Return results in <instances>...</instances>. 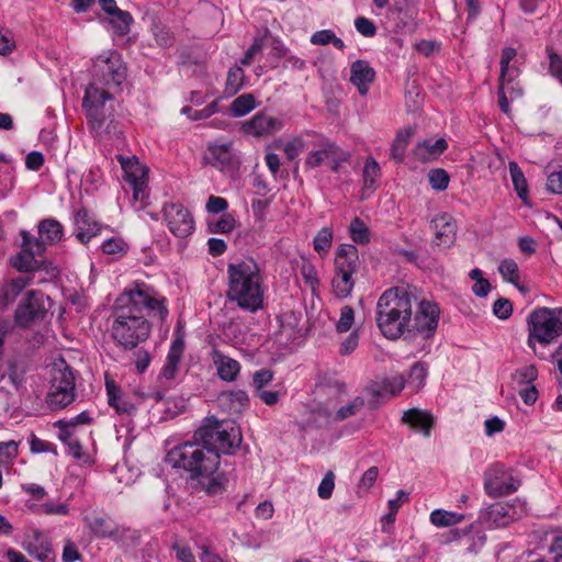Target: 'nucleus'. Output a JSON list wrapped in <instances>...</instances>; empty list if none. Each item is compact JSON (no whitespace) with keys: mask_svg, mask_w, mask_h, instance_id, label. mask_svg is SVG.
Listing matches in <instances>:
<instances>
[{"mask_svg":"<svg viewBox=\"0 0 562 562\" xmlns=\"http://www.w3.org/2000/svg\"><path fill=\"white\" fill-rule=\"evenodd\" d=\"M166 299L145 282H134L116 297L111 338L124 350L135 349L150 336L151 321L168 317Z\"/></svg>","mask_w":562,"mask_h":562,"instance_id":"nucleus-1","label":"nucleus"},{"mask_svg":"<svg viewBox=\"0 0 562 562\" xmlns=\"http://www.w3.org/2000/svg\"><path fill=\"white\" fill-rule=\"evenodd\" d=\"M415 304L418 301L414 285L394 286L382 293L376 303V325L384 337L396 340L406 334Z\"/></svg>","mask_w":562,"mask_h":562,"instance_id":"nucleus-2","label":"nucleus"},{"mask_svg":"<svg viewBox=\"0 0 562 562\" xmlns=\"http://www.w3.org/2000/svg\"><path fill=\"white\" fill-rule=\"evenodd\" d=\"M226 297L249 313H256L263 307V279L258 263L252 258L228 263Z\"/></svg>","mask_w":562,"mask_h":562,"instance_id":"nucleus-3","label":"nucleus"},{"mask_svg":"<svg viewBox=\"0 0 562 562\" xmlns=\"http://www.w3.org/2000/svg\"><path fill=\"white\" fill-rule=\"evenodd\" d=\"M173 468L183 469L191 479L212 476L218 465L220 456L213 450H205L199 442H184L173 447L166 457Z\"/></svg>","mask_w":562,"mask_h":562,"instance_id":"nucleus-4","label":"nucleus"},{"mask_svg":"<svg viewBox=\"0 0 562 562\" xmlns=\"http://www.w3.org/2000/svg\"><path fill=\"white\" fill-rule=\"evenodd\" d=\"M528 345L533 348V340L548 345L562 335V307H540L528 317Z\"/></svg>","mask_w":562,"mask_h":562,"instance_id":"nucleus-5","label":"nucleus"},{"mask_svg":"<svg viewBox=\"0 0 562 562\" xmlns=\"http://www.w3.org/2000/svg\"><path fill=\"white\" fill-rule=\"evenodd\" d=\"M76 398L75 376L70 368L61 361L50 369V385L47 404L53 411L67 407Z\"/></svg>","mask_w":562,"mask_h":562,"instance_id":"nucleus-6","label":"nucleus"},{"mask_svg":"<svg viewBox=\"0 0 562 562\" xmlns=\"http://www.w3.org/2000/svg\"><path fill=\"white\" fill-rule=\"evenodd\" d=\"M125 78L126 67L116 52H104L93 60L90 83L119 91Z\"/></svg>","mask_w":562,"mask_h":562,"instance_id":"nucleus-7","label":"nucleus"},{"mask_svg":"<svg viewBox=\"0 0 562 562\" xmlns=\"http://www.w3.org/2000/svg\"><path fill=\"white\" fill-rule=\"evenodd\" d=\"M115 92L116 90L95 86V83H89L86 89L82 108L86 112L88 125L95 135L102 133L108 117L105 102L112 100Z\"/></svg>","mask_w":562,"mask_h":562,"instance_id":"nucleus-8","label":"nucleus"},{"mask_svg":"<svg viewBox=\"0 0 562 562\" xmlns=\"http://www.w3.org/2000/svg\"><path fill=\"white\" fill-rule=\"evenodd\" d=\"M417 301L415 313L409 316L407 335L419 334L424 338L434 336L439 322L440 308L434 301L425 299L417 289Z\"/></svg>","mask_w":562,"mask_h":562,"instance_id":"nucleus-9","label":"nucleus"},{"mask_svg":"<svg viewBox=\"0 0 562 562\" xmlns=\"http://www.w3.org/2000/svg\"><path fill=\"white\" fill-rule=\"evenodd\" d=\"M117 161L123 169L125 182L133 191V202L138 203L136 209H143L147 205L148 200V169L135 156L126 157L119 155Z\"/></svg>","mask_w":562,"mask_h":562,"instance_id":"nucleus-10","label":"nucleus"},{"mask_svg":"<svg viewBox=\"0 0 562 562\" xmlns=\"http://www.w3.org/2000/svg\"><path fill=\"white\" fill-rule=\"evenodd\" d=\"M527 514V503L516 498L513 503L497 502L481 512L480 519L486 528L506 527Z\"/></svg>","mask_w":562,"mask_h":562,"instance_id":"nucleus-11","label":"nucleus"},{"mask_svg":"<svg viewBox=\"0 0 562 562\" xmlns=\"http://www.w3.org/2000/svg\"><path fill=\"white\" fill-rule=\"evenodd\" d=\"M314 146L317 148L311 150L304 161L307 168L314 169L327 162L334 172H338L341 165L350 158L348 151L325 136L321 135Z\"/></svg>","mask_w":562,"mask_h":562,"instance_id":"nucleus-12","label":"nucleus"},{"mask_svg":"<svg viewBox=\"0 0 562 562\" xmlns=\"http://www.w3.org/2000/svg\"><path fill=\"white\" fill-rule=\"evenodd\" d=\"M521 482L501 463L493 464L484 474V491L491 497H502L516 492Z\"/></svg>","mask_w":562,"mask_h":562,"instance_id":"nucleus-13","label":"nucleus"},{"mask_svg":"<svg viewBox=\"0 0 562 562\" xmlns=\"http://www.w3.org/2000/svg\"><path fill=\"white\" fill-rule=\"evenodd\" d=\"M44 293L30 290L18 304L14 312V323L21 328H29L35 321L45 316Z\"/></svg>","mask_w":562,"mask_h":562,"instance_id":"nucleus-14","label":"nucleus"},{"mask_svg":"<svg viewBox=\"0 0 562 562\" xmlns=\"http://www.w3.org/2000/svg\"><path fill=\"white\" fill-rule=\"evenodd\" d=\"M162 213L169 231L176 237L184 238L193 233V216L182 204L166 203Z\"/></svg>","mask_w":562,"mask_h":562,"instance_id":"nucleus-15","label":"nucleus"},{"mask_svg":"<svg viewBox=\"0 0 562 562\" xmlns=\"http://www.w3.org/2000/svg\"><path fill=\"white\" fill-rule=\"evenodd\" d=\"M86 527L97 538L105 539L111 538L115 541H121L125 537H130L133 540H138L139 535L137 531L130 528H122L114 526L111 521L102 516L91 514L83 517Z\"/></svg>","mask_w":562,"mask_h":562,"instance_id":"nucleus-16","label":"nucleus"},{"mask_svg":"<svg viewBox=\"0 0 562 562\" xmlns=\"http://www.w3.org/2000/svg\"><path fill=\"white\" fill-rule=\"evenodd\" d=\"M283 127V122L278 117L266 113H257L249 121L243 124V131L255 137H263L279 132Z\"/></svg>","mask_w":562,"mask_h":562,"instance_id":"nucleus-17","label":"nucleus"},{"mask_svg":"<svg viewBox=\"0 0 562 562\" xmlns=\"http://www.w3.org/2000/svg\"><path fill=\"white\" fill-rule=\"evenodd\" d=\"M435 231L434 243L443 248H449L456 240L457 224L453 217L447 213L436 216L431 222Z\"/></svg>","mask_w":562,"mask_h":562,"instance_id":"nucleus-18","label":"nucleus"},{"mask_svg":"<svg viewBox=\"0 0 562 562\" xmlns=\"http://www.w3.org/2000/svg\"><path fill=\"white\" fill-rule=\"evenodd\" d=\"M375 79V70L367 60L358 59L350 66V82L357 87L360 95L368 94L370 85Z\"/></svg>","mask_w":562,"mask_h":562,"instance_id":"nucleus-19","label":"nucleus"},{"mask_svg":"<svg viewBox=\"0 0 562 562\" xmlns=\"http://www.w3.org/2000/svg\"><path fill=\"white\" fill-rule=\"evenodd\" d=\"M360 267L358 249L351 244H342L336 250L334 271L355 274Z\"/></svg>","mask_w":562,"mask_h":562,"instance_id":"nucleus-20","label":"nucleus"},{"mask_svg":"<svg viewBox=\"0 0 562 562\" xmlns=\"http://www.w3.org/2000/svg\"><path fill=\"white\" fill-rule=\"evenodd\" d=\"M401 422L420 432L424 437H429L431 429L435 426L434 415L430 412L419 408H409L405 411Z\"/></svg>","mask_w":562,"mask_h":562,"instance_id":"nucleus-21","label":"nucleus"},{"mask_svg":"<svg viewBox=\"0 0 562 562\" xmlns=\"http://www.w3.org/2000/svg\"><path fill=\"white\" fill-rule=\"evenodd\" d=\"M184 352V340L181 337H177L171 342L170 349L168 351L166 362L160 371L159 379L172 381L176 379L181 360Z\"/></svg>","mask_w":562,"mask_h":562,"instance_id":"nucleus-22","label":"nucleus"},{"mask_svg":"<svg viewBox=\"0 0 562 562\" xmlns=\"http://www.w3.org/2000/svg\"><path fill=\"white\" fill-rule=\"evenodd\" d=\"M448 148L445 138L432 140L430 138L419 140L413 149L414 158L419 162H428L438 159Z\"/></svg>","mask_w":562,"mask_h":562,"instance_id":"nucleus-23","label":"nucleus"},{"mask_svg":"<svg viewBox=\"0 0 562 562\" xmlns=\"http://www.w3.org/2000/svg\"><path fill=\"white\" fill-rule=\"evenodd\" d=\"M23 547L32 557L42 562L49 559L50 544L46 536L38 529H32L25 536Z\"/></svg>","mask_w":562,"mask_h":562,"instance_id":"nucleus-24","label":"nucleus"},{"mask_svg":"<svg viewBox=\"0 0 562 562\" xmlns=\"http://www.w3.org/2000/svg\"><path fill=\"white\" fill-rule=\"evenodd\" d=\"M76 237L87 244L93 236L100 234L101 226L95 222L87 209H80L75 215Z\"/></svg>","mask_w":562,"mask_h":562,"instance_id":"nucleus-25","label":"nucleus"},{"mask_svg":"<svg viewBox=\"0 0 562 562\" xmlns=\"http://www.w3.org/2000/svg\"><path fill=\"white\" fill-rule=\"evenodd\" d=\"M223 423H220L215 418H206L205 422L194 434V439L200 441V445L205 450L216 451V442L221 436V428Z\"/></svg>","mask_w":562,"mask_h":562,"instance_id":"nucleus-26","label":"nucleus"},{"mask_svg":"<svg viewBox=\"0 0 562 562\" xmlns=\"http://www.w3.org/2000/svg\"><path fill=\"white\" fill-rule=\"evenodd\" d=\"M223 423H220L215 418H206L205 422L194 434V439L200 441V445L205 450L216 451V442L221 436V428Z\"/></svg>","mask_w":562,"mask_h":562,"instance_id":"nucleus-27","label":"nucleus"},{"mask_svg":"<svg viewBox=\"0 0 562 562\" xmlns=\"http://www.w3.org/2000/svg\"><path fill=\"white\" fill-rule=\"evenodd\" d=\"M405 386V380L403 375L385 376L373 381L368 392L374 397H383L386 395L396 396L402 392Z\"/></svg>","mask_w":562,"mask_h":562,"instance_id":"nucleus-28","label":"nucleus"},{"mask_svg":"<svg viewBox=\"0 0 562 562\" xmlns=\"http://www.w3.org/2000/svg\"><path fill=\"white\" fill-rule=\"evenodd\" d=\"M32 282V276H20L5 283L2 288V294L0 295V310L3 311L12 304Z\"/></svg>","mask_w":562,"mask_h":562,"instance_id":"nucleus-29","label":"nucleus"},{"mask_svg":"<svg viewBox=\"0 0 562 562\" xmlns=\"http://www.w3.org/2000/svg\"><path fill=\"white\" fill-rule=\"evenodd\" d=\"M213 362L216 366L218 376L224 381H234L239 373L240 366L238 361L225 356L218 350H214Z\"/></svg>","mask_w":562,"mask_h":562,"instance_id":"nucleus-30","label":"nucleus"},{"mask_svg":"<svg viewBox=\"0 0 562 562\" xmlns=\"http://www.w3.org/2000/svg\"><path fill=\"white\" fill-rule=\"evenodd\" d=\"M221 436L216 442V451L220 453H231L232 450L239 447L241 442V435L238 428L233 426L225 427L224 424L221 428Z\"/></svg>","mask_w":562,"mask_h":562,"instance_id":"nucleus-31","label":"nucleus"},{"mask_svg":"<svg viewBox=\"0 0 562 562\" xmlns=\"http://www.w3.org/2000/svg\"><path fill=\"white\" fill-rule=\"evenodd\" d=\"M355 288V279L353 274H349L346 272H337L334 271V277L331 279V289L334 295L344 300L350 296L352 290Z\"/></svg>","mask_w":562,"mask_h":562,"instance_id":"nucleus-32","label":"nucleus"},{"mask_svg":"<svg viewBox=\"0 0 562 562\" xmlns=\"http://www.w3.org/2000/svg\"><path fill=\"white\" fill-rule=\"evenodd\" d=\"M36 255L22 250L11 258V265L20 272H34L44 269L45 262L35 259Z\"/></svg>","mask_w":562,"mask_h":562,"instance_id":"nucleus-33","label":"nucleus"},{"mask_svg":"<svg viewBox=\"0 0 562 562\" xmlns=\"http://www.w3.org/2000/svg\"><path fill=\"white\" fill-rule=\"evenodd\" d=\"M414 134L415 130L413 127H406L397 132L390 150V157L393 160L397 162L403 161L405 150Z\"/></svg>","mask_w":562,"mask_h":562,"instance_id":"nucleus-34","label":"nucleus"},{"mask_svg":"<svg viewBox=\"0 0 562 562\" xmlns=\"http://www.w3.org/2000/svg\"><path fill=\"white\" fill-rule=\"evenodd\" d=\"M38 235L44 239L45 244H56L64 235L63 225L54 218H45L38 223Z\"/></svg>","mask_w":562,"mask_h":562,"instance_id":"nucleus-35","label":"nucleus"},{"mask_svg":"<svg viewBox=\"0 0 562 562\" xmlns=\"http://www.w3.org/2000/svg\"><path fill=\"white\" fill-rule=\"evenodd\" d=\"M106 392L110 406L115 408L119 414H131L135 411V406L132 403L121 397V392L113 382H106Z\"/></svg>","mask_w":562,"mask_h":562,"instance_id":"nucleus-36","label":"nucleus"},{"mask_svg":"<svg viewBox=\"0 0 562 562\" xmlns=\"http://www.w3.org/2000/svg\"><path fill=\"white\" fill-rule=\"evenodd\" d=\"M245 85V72L240 66L229 68L225 83V94L235 95Z\"/></svg>","mask_w":562,"mask_h":562,"instance_id":"nucleus-37","label":"nucleus"},{"mask_svg":"<svg viewBox=\"0 0 562 562\" xmlns=\"http://www.w3.org/2000/svg\"><path fill=\"white\" fill-rule=\"evenodd\" d=\"M381 176V168L373 157H368L363 167V186L366 189L374 190Z\"/></svg>","mask_w":562,"mask_h":562,"instance_id":"nucleus-38","label":"nucleus"},{"mask_svg":"<svg viewBox=\"0 0 562 562\" xmlns=\"http://www.w3.org/2000/svg\"><path fill=\"white\" fill-rule=\"evenodd\" d=\"M508 168H509L512 182L517 192V195L522 201H526L528 198V186H527V180L524 176V172L521 171L518 164L515 161H509Z\"/></svg>","mask_w":562,"mask_h":562,"instance_id":"nucleus-39","label":"nucleus"},{"mask_svg":"<svg viewBox=\"0 0 562 562\" xmlns=\"http://www.w3.org/2000/svg\"><path fill=\"white\" fill-rule=\"evenodd\" d=\"M207 149L214 166L224 167L231 162L232 143L210 144Z\"/></svg>","mask_w":562,"mask_h":562,"instance_id":"nucleus-40","label":"nucleus"},{"mask_svg":"<svg viewBox=\"0 0 562 562\" xmlns=\"http://www.w3.org/2000/svg\"><path fill=\"white\" fill-rule=\"evenodd\" d=\"M462 519V515L443 509H436L430 514V522L439 528L457 525Z\"/></svg>","mask_w":562,"mask_h":562,"instance_id":"nucleus-41","label":"nucleus"},{"mask_svg":"<svg viewBox=\"0 0 562 562\" xmlns=\"http://www.w3.org/2000/svg\"><path fill=\"white\" fill-rule=\"evenodd\" d=\"M256 106V100L252 94L245 93L237 97L231 104V112L235 117L244 116Z\"/></svg>","mask_w":562,"mask_h":562,"instance_id":"nucleus-42","label":"nucleus"},{"mask_svg":"<svg viewBox=\"0 0 562 562\" xmlns=\"http://www.w3.org/2000/svg\"><path fill=\"white\" fill-rule=\"evenodd\" d=\"M311 43L314 45H327L333 44L337 49L342 50L345 48V43L341 38L337 37L336 34L331 30H322L315 32L311 36Z\"/></svg>","mask_w":562,"mask_h":562,"instance_id":"nucleus-43","label":"nucleus"},{"mask_svg":"<svg viewBox=\"0 0 562 562\" xmlns=\"http://www.w3.org/2000/svg\"><path fill=\"white\" fill-rule=\"evenodd\" d=\"M22 244L21 247L31 254L41 256L46 250V244L43 238L35 237L26 231L21 232Z\"/></svg>","mask_w":562,"mask_h":562,"instance_id":"nucleus-44","label":"nucleus"},{"mask_svg":"<svg viewBox=\"0 0 562 562\" xmlns=\"http://www.w3.org/2000/svg\"><path fill=\"white\" fill-rule=\"evenodd\" d=\"M349 233L351 239L357 244H368L370 241V231L359 217H355L349 226Z\"/></svg>","mask_w":562,"mask_h":562,"instance_id":"nucleus-45","label":"nucleus"},{"mask_svg":"<svg viewBox=\"0 0 562 562\" xmlns=\"http://www.w3.org/2000/svg\"><path fill=\"white\" fill-rule=\"evenodd\" d=\"M195 547L200 550L201 562H226L213 548L212 541L207 538L195 541Z\"/></svg>","mask_w":562,"mask_h":562,"instance_id":"nucleus-46","label":"nucleus"},{"mask_svg":"<svg viewBox=\"0 0 562 562\" xmlns=\"http://www.w3.org/2000/svg\"><path fill=\"white\" fill-rule=\"evenodd\" d=\"M110 16V23L116 30L119 35H126L130 32L133 18L127 11L117 9L115 13Z\"/></svg>","mask_w":562,"mask_h":562,"instance_id":"nucleus-47","label":"nucleus"},{"mask_svg":"<svg viewBox=\"0 0 562 562\" xmlns=\"http://www.w3.org/2000/svg\"><path fill=\"white\" fill-rule=\"evenodd\" d=\"M333 244V229L330 227L321 228L314 237V250L322 255L327 254Z\"/></svg>","mask_w":562,"mask_h":562,"instance_id":"nucleus-48","label":"nucleus"},{"mask_svg":"<svg viewBox=\"0 0 562 562\" xmlns=\"http://www.w3.org/2000/svg\"><path fill=\"white\" fill-rule=\"evenodd\" d=\"M428 181L435 191H445L450 182V176L442 168L430 169L428 172Z\"/></svg>","mask_w":562,"mask_h":562,"instance_id":"nucleus-49","label":"nucleus"},{"mask_svg":"<svg viewBox=\"0 0 562 562\" xmlns=\"http://www.w3.org/2000/svg\"><path fill=\"white\" fill-rule=\"evenodd\" d=\"M153 35L159 46L169 47L173 43V36L169 29L158 20L151 23Z\"/></svg>","mask_w":562,"mask_h":562,"instance_id":"nucleus-50","label":"nucleus"},{"mask_svg":"<svg viewBox=\"0 0 562 562\" xmlns=\"http://www.w3.org/2000/svg\"><path fill=\"white\" fill-rule=\"evenodd\" d=\"M498 271L503 279L519 288V269L513 259H504L501 261Z\"/></svg>","mask_w":562,"mask_h":562,"instance_id":"nucleus-51","label":"nucleus"},{"mask_svg":"<svg viewBox=\"0 0 562 562\" xmlns=\"http://www.w3.org/2000/svg\"><path fill=\"white\" fill-rule=\"evenodd\" d=\"M236 226L235 216L231 213H223L214 223H210V231L214 234L231 233Z\"/></svg>","mask_w":562,"mask_h":562,"instance_id":"nucleus-52","label":"nucleus"},{"mask_svg":"<svg viewBox=\"0 0 562 562\" xmlns=\"http://www.w3.org/2000/svg\"><path fill=\"white\" fill-rule=\"evenodd\" d=\"M364 406V400L360 396L355 397L350 403L341 406L335 414L334 420H345L355 416Z\"/></svg>","mask_w":562,"mask_h":562,"instance_id":"nucleus-53","label":"nucleus"},{"mask_svg":"<svg viewBox=\"0 0 562 562\" xmlns=\"http://www.w3.org/2000/svg\"><path fill=\"white\" fill-rule=\"evenodd\" d=\"M223 335L229 341L239 344L245 338V329L240 322L232 319L223 326Z\"/></svg>","mask_w":562,"mask_h":562,"instance_id":"nucleus-54","label":"nucleus"},{"mask_svg":"<svg viewBox=\"0 0 562 562\" xmlns=\"http://www.w3.org/2000/svg\"><path fill=\"white\" fill-rule=\"evenodd\" d=\"M427 376V368L424 363L417 362L411 368L408 384L415 391L422 389Z\"/></svg>","mask_w":562,"mask_h":562,"instance_id":"nucleus-55","label":"nucleus"},{"mask_svg":"<svg viewBox=\"0 0 562 562\" xmlns=\"http://www.w3.org/2000/svg\"><path fill=\"white\" fill-rule=\"evenodd\" d=\"M355 322V311L350 305H344L340 308V316L336 323V330L338 333H347L351 329Z\"/></svg>","mask_w":562,"mask_h":562,"instance_id":"nucleus-56","label":"nucleus"},{"mask_svg":"<svg viewBox=\"0 0 562 562\" xmlns=\"http://www.w3.org/2000/svg\"><path fill=\"white\" fill-rule=\"evenodd\" d=\"M102 251L108 255H122L126 252V244L122 238L112 237L103 241Z\"/></svg>","mask_w":562,"mask_h":562,"instance_id":"nucleus-57","label":"nucleus"},{"mask_svg":"<svg viewBox=\"0 0 562 562\" xmlns=\"http://www.w3.org/2000/svg\"><path fill=\"white\" fill-rule=\"evenodd\" d=\"M335 487V474L333 471H328L317 488V494L322 499H328L331 497Z\"/></svg>","mask_w":562,"mask_h":562,"instance_id":"nucleus-58","label":"nucleus"},{"mask_svg":"<svg viewBox=\"0 0 562 562\" xmlns=\"http://www.w3.org/2000/svg\"><path fill=\"white\" fill-rule=\"evenodd\" d=\"M379 475L378 467L369 468L361 476L358 483V492L364 491L368 492L375 483Z\"/></svg>","mask_w":562,"mask_h":562,"instance_id":"nucleus-59","label":"nucleus"},{"mask_svg":"<svg viewBox=\"0 0 562 562\" xmlns=\"http://www.w3.org/2000/svg\"><path fill=\"white\" fill-rule=\"evenodd\" d=\"M171 549L178 560L182 562H195V557L187 543L177 541L172 544Z\"/></svg>","mask_w":562,"mask_h":562,"instance_id":"nucleus-60","label":"nucleus"},{"mask_svg":"<svg viewBox=\"0 0 562 562\" xmlns=\"http://www.w3.org/2000/svg\"><path fill=\"white\" fill-rule=\"evenodd\" d=\"M356 30L366 37H373L376 34L375 24L364 16H358L355 20Z\"/></svg>","mask_w":562,"mask_h":562,"instance_id":"nucleus-61","label":"nucleus"},{"mask_svg":"<svg viewBox=\"0 0 562 562\" xmlns=\"http://www.w3.org/2000/svg\"><path fill=\"white\" fill-rule=\"evenodd\" d=\"M513 313L512 302L507 299H498L493 304V314L499 319H507Z\"/></svg>","mask_w":562,"mask_h":562,"instance_id":"nucleus-62","label":"nucleus"},{"mask_svg":"<svg viewBox=\"0 0 562 562\" xmlns=\"http://www.w3.org/2000/svg\"><path fill=\"white\" fill-rule=\"evenodd\" d=\"M19 445L14 440L0 442V462H9L16 458Z\"/></svg>","mask_w":562,"mask_h":562,"instance_id":"nucleus-63","label":"nucleus"},{"mask_svg":"<svg viewBox=\"0 0 562 562\" xmlns=\"http://www.w3.org/2000/svg\"><path fill=\"white\" fill-rule=\"evenodd\" d=\"M305 148V143L302 137H295L289 140L284 146V153L289 160L295 159Z\"/></svg>","mask_w":562,"mask_h":562,"instance_id":"nucleus-64","label":"nucleus"}]
</instances>
